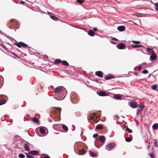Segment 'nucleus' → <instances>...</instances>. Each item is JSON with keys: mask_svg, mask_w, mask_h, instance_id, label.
Instances as JSON below:
<instances>
[{"mask_svg": "<svg viewBox=\"0 0 158 158\" xmlns=\"http://www.w3.org/2000/svg\"><path fill=\"white\" fill-rule=\"evenodd\" d=\"M83 131H82L81 132V135L83 134Z\"/></svg>", "mask_w": 158, "mask_h": 158, "instance_id": "680f3d73", "label": "nucleus"}, {"mask_svg": "<svg viewBox=\"0 0 158 158\" xmlns=\"http://www.w3.org/2000/svg\"><path fill=\"white\" fill-rule=\"evenodd\" d=\"M61 127V125L60 124H55L53 126V128L56 130H58V128Z\"/></svg>", "mask_w": 158, "mask_h": 158, "instance_id": "9b49d317", "label": "nucleus"}, {"mask_svg": "<svg viewBox=\"0 0 158 158\" xmlns=\"http://www.w3.org/2000/svg\"><path fill=\"white\" fill-rule=\"evenodd\" d=\"M142 111V109L140 108H138L137 110L136 115L137 116Z\"/></svg>", "mask_w": 158, "mask_h": 158, "instance_id": "c85d7f7f", "label": "nucleus"}, {"mask_svg": "<svg viewBox=\"0 0 158 158\" xmlns=\"http://www.w3.org/2000/svg\"><path fill=\"white\" fill-rule=\"evenodd\" d=\"M155 6L156 7V10L158 11V3L156 2L155 4Z\"/></svg>", "mask_w": 158, "mask_h": 158, "instance_id": "e433bc0d", "label": "nucleus"}, {"mask_svg": "<svg viewBox=\"0 0 158 158\" xmlns=\"http://www.w3.org/2000/svg\"><path fill=\"white\" fill-rule=\"evenodd\" d=\"M97 28L96 27H94L93 29V30L94 31H96L97 30Z\"/></svg>", "mask_w": 158, "mask_h": 158, "instance_id": "603ef678", "label": "nucleus"}, {"mask_svg": "<svg viewBox=\"0 0 158 158\" xmlns=\"http://www.w3.org/2000/svg\"><path fill=\"white\" fill-rule=\"evenodd\" d=\"M78 98L77 95L76 94L73 93L71 95V100L73 102H76L77 101Z\"/></svg>", "mask_w": 158, "mask_h": 158, "instance_id": "20e7f679", "label": "nucleus"}, {"mask_svg": "<svg viewBox=\"0 0 158 158\" xmlns=\"http://www.w3.org/2000/svg\"><path fill=\"white\" fill-rule=\"evenodd\" d=\"M98 94L101 96H105L107 95L106 93L103 91H101L98 93Z\"/></svg>", "mask_w": 158, "mask_h": 158, "instance_id": "9d476101", "label": "nucleus"}, {"mask_svg": "<svg viewBox=\"0 0 158 158\" xmlns=\"http://www.w3.org/2000/svg\"><path fill=\"white\" fill-rule=\"evenodd\" d=\"M84 1V0H77V2L80 4L82 3Z\"/></svg>", "mask_w": 158, "mask_h": 158, "instance_id": "f704fd0d", "label": "nucleus"}, {"mask_svg": "<svg viewBox=\"0 0 158 158\" xmlns=\"http://www.w3.org/2000/svg\"><path fill=\"white\" fill-rule=\"evenodd\" d=\"M95 146L96 147H97V146H96V144H95Z\"/></svg>", "mask_w": 158, "mask_h": 158, "instance_id": "774afa93", "label": "nucleus"}, {"mask_svg": "<svg viewBox=\"0 0 158 158\" xmlns=\"http://www.w3.org/2000/svg\"><path fill=\"white\" fill-rule=\"evenodd\" d=\"M14 44L19 48L21 47H23V48L28 47V46L27 44L22 42L15 43Z\"/></svg>", "mask_w": 158, "mask_h": 158, "instance_id": "7ed1b4c3", "label": "nucleus"}, {"mask_svg": "<svg viewBox=\"0 0 158 158\" xmlns=\"http://www.w3.org/2000/svg\"><path fill=\"white\" fill-rule=\"evenodd\" d=\"M157 88V86L155 84L151 86V88L154 90H156Z\"/></svg>", "mask_w": 158, "mask_h": 158, "instance_id": "cd10ccee", "label": "nucleus"}, {"mask_svg": "<svg viewBox=\"0 0 158 158\" xmlns=\"http://www.w3.org/2000/svg\"><path fill=\"white\" fill-rule=\"evenodd\" d=\"M27 158H35L34 156L31 155V154H30L29 155H27Z\"/></svg>", "mask_w": 158, "mask_h": 158, "instance_id": "4c0bfd02", "label": "nucleus"}, {"mask_svg": "<svg viewBox=\"0 0 158 158\" xmlns=\"http://www.w3.org/2000/svg\"><path fill=\"white\" fill-rule=\"evenodd\" d=\"M62 61H61L60 59H56L55 60V61L54 62V63L55 64H59L62 63Z\"/></svg>", "mask_w": 158, "mask_h": 158, "instance_id": "aec40b11", "label": "nucleus"}, {"mask_svg": "<svg viewBox=\"0 0 158 158\" xmlns=\"http://www.w3.org/2000/svg\"><path fill=\"white\" fill-rule=\"evenodd\" d=\"M0 79L1 81H3V78L1 76H0Z\"/></svg>", "mask_w": 158, "mask_h": 158, "instance_id": "09e8293b", "label": "nucleus"}, {"mask_svg": "<svg viewBox=\"0 0 158 158\" xmlns=\"http://www.w3.org/2000/svg\"><path fill=\"white\" fill-rule=\"evenodd\" d=\"M99 139L102 142L104 143L106 141V139L104 136L101 135L99 137Z\"/></svg>", "mask_w": 158, "mask_h": 158, "instance_id": "423d86ee", "label": "nucleus"}, {"mask_svg": "<svg viewBox=\"0 0 158 158\" xmlns=\"http://www.w3.org/2000/svg\"><path fill=\"white\" fill-rule=\"evenodd\" d=\"M62 64L64 65L68 66H69V64L68 62L65 60H63L62 61Z\"/></svg>", "mask_w": 158, "mask_h": 158, "instance_id": "b1692460", "label": "nucleus"}, {"mask_svg": "<svg viewBox=\"0 0 158 158\" xmlns=\"http://www.w3.org/2000/svg\"><path fill=\"white\" fill-rule=\"evenodd\" d=\"M32 121L35 123L39 124V121L38 119L36 118L35 117H33L31 118Z\"/></svg>", "mask_w": 158, "mask_h": 158, "instance_id": "dca6fc26", "label": "nucleus"}, {"mask_svg": "<svg viewBox=\"0 0 158 158\" xmlns=\"http://www.w3.org/2000/svg\"><path fill=\"white\" fill-rule=\"evenodd\" d=\"M156 58V55L155 53H152L151 55L150 56V59L151 60H154Z\"/></svg>", "mask_w": 158, "mask_h": 158, "instance_id": "1a4fd4ad", "label": "nucleus"}, {"mask_svg": "<svg viewBox=\"0 0 158 158\" xmlns=\"http://www.w3.org/2000/svg\"><path fill=\"white\" fill-rule=\"evenodd\" d=\"M25 154L26 155L27 157V155H30L29 154H28L27 153H25Z\"/></svg>", "mask_w": 158, "mask_h": 158, "instance_id": "052dcab7", "label": "nucleus"}, {"mask_svg": "<svg viewBox=\"0 0 158 158\" xmlns=\"http://www.w3.org/2000/svg\"><path fill=\"white\" fill-rule=\"evenodd\" d=\"M130 106L133 108H135L137 107V105L136 103L132 102L130 103Z\"/></svg>", "mask_w": 158, "mask_h": 158, "instance_id": "6e6552de", "label": "nucleus"}, {"mask_svg": "<svg viewBox=\"0 0 158 158\" xmlns=\"http://www.w3.org/2000/svg\"><path fill=\"white\" fill-rule=\"evenodd\" d=\"M123 128H126V130L127 127H128L126 125L124 124L123 125Z\"/></svg>", "mask_w": 158, "mask_h": 158, "instance_id": "49530a36", "label": "nucleus"}, {"mask_svg": "<svg viewBox=\"0 0 158 158\" xmlns=\"http://www.w3.org/2000/svg\"><path fill=\"white\" fill-rule=\"evenodd\" d=\"M62 128L64 130L66 131H67L68 130V127L64 125H62Z\"/></svg>", "mask_w": 158, "mask_h": 158, "instance_id": "7c9ffc66", "label": "nucleus"}, {"mask_svg": "<svg viewBox=\"0 0 158 158\" xmlns=\"http://www.w3.org/2000/svg\"><path fill=\"white\" fill-rule=\"evenodd\" d=\"M24 148L26 151H28L30 150V149L27 144H24Z\"/></svg>", "mask_w": 158, "mask_h": 158, "instance_id": "bb28decb", "label": "nucleus"}, {"mask_svg": "<svg viewBox=\"0 0 158 158\" xmlns=\"http://www.w3.org/2000/svg\"><path fill=\"white\" fill-rule=\"evenodd\" d=\"M115 144L113 143H110L106 145L105 147L106 149L110 151L115 146Z\"/></svg>", "mask_w": 158, "mask_h": 158, "instance_id": "f03ea898", "label": "nucleus"}, {"mask_svg": "<svg viewBox=\"0 0 158 158\" xmlns=\"http://www.w3.org/2000/svg\"><path fill=\"white\" fill-rule=\"evenodd\" d=\"M98 79H97V80H96V81L97 82H98Z\"/></svg>", "mask_w": 158, "mask_h": 158, "instance_id": "338daca9", "label": "nucleus"}, {"mask_svg": "<svg viewBox=\"0 0 158 158\" xmlns=\"http://www.w3.org/2000/svg\"><path fill=\"white\" fill-rule=\"evenodd\" d=\"M132 42L134 43L137 44H139L140 43V42L139 41H132Z\"/></svg>", "mask_w": 158, "mask_h": 158, "instance_id": "a19ab883", "label": "nucleus"}, {"mask_svg": "<svg viewBox=\"0 0 158 158\" xmlns=\"http://www.w3.org/2000/svg\"><path fill=\"white\" fill-rule=\"evenodd\" d=\"M132 140V139L129 137H127L125 138V140L126 142H130Z\"/></svg>", "mask_w": 158, "mask_h": 158, "instance_id": "473e14b6", "label": "nucleus"}, {"mask_svg": "<svg viewBox=\"0 0 158 158\" xmlns=\"http://www.w3.org/2000/svg\"><path fill=\"white\" fill-rule=\"evenodd\" d=\"M6 103V101L5 99H2L0 100V105H3Z\"/></svg>", "mask_w": 158, "mask_h": 158, "instance_id": "c756f323", "label": "nucleus"}, {"mask_svg": "<svg viewBox=\"0 0 158 158\" xmlns=\"http://www.w3.org/2000/svg\"><path fill=\"white\" fill-rule=\"evenodd\" d=\"M96 74L98 77H103V75L102 74V72L101 71H97L96 73Z\"/></svg>", "mask_w": 158, "mask_h": 158, "instance_id": "f8f14e48", "label": "nucleus"}, {"mask_svg": "<svg viewBox=\"0 0 158 158\" xmlns=\"http://www.w3.org/2000/svg\"><path fill=\"white\" fill-rule=\"evenodd\" d=\"M151 50L149 51V52H151L152 54V53H155L154 51L153 50V49L152 48H151Z\"/></svg>", "mask_w": 158, "mask_h": 158, "instance_id": "a18cd8bd", "label": "nucleus"}, {"mask_svg": "<svg viewBox=\"0 0 158 158\" xmlns=\"http://www.w3.org/2000/svg\"><path fill=\"white\" fill-rule=\"evenodd\" d=\"M144 64H145V63H143L142 64V66H140L138 68V70L139 71L141 69H142V67L144 65Z\"/></svg>", "mask_w": 158, "mask_h": 158, "instance_id": "c9c22d12", "label": "nucleus"}, {"mask_svg": "<svg viewBox=\"0 0 158 158\" xmlns=\"http://www.w3.org/2000/svg\"><path fill=\"white\" fill-rule=\"evenodd\" d=\"M27 116H28V117H29V116H30L29 115V114H27Z\"/></svg>", "mask_w": 158, "mask_h": 158, "instance_id": "0e129e2a", "label": "nucleus"}, {"mask_svg": "<svg viewBox=\"0 0 158 158\" xmlns=\"http://www.w3.org/2000/svg\"><path fill=\"white\" fill-rule=\"evenodd\" d=\"M44 158H50V157L48 156H44Z\"/></svg>", "mask_w": 158, "mask_h": 158, "instance_id": "13d9d810", "label": "nucleus"}, {"mask_svg": "<svg viewBox=\"0 0 158 158\" xmlns=\"http://www.w3.org/2000/svg\"><path fill=\"white\" fill-rule=\"evenodd\" d=\"M154 145L156 147H158V143L156 141L155 142Z\"/></svg>", "mask_w": 158, "mask_h": 158, "instance_id": "37998d69", "label": "nucleus"}, {"mask_svg": "<svg viewBox=\"0 0 158 158\" xmlns=\"http://www.w3.org/2000/svg\"><path fill=\"white\" fill-rule=\"evenodd\" d=\"M85 151L83 149L80 150L79 151V153L81 155H84L85 154Z\"/></svg>", "mask_w": 158, "mask_h": 158, "instance_id": "5701e85b", "label": "nucleus"}, {"mask_svg": "<svg viewBox=\"0 0 158 158\" xmlns=\"http://www.w3.org/2000/svg\"><path fill=\"white\" fill-rule=\"evenodd\" d=\"M40 132L42 134H44L45 133V131L44 127H40Z\"/></svg>", "mask_w": 158, "mask_h": 158, "instance_id": "4be33fe9", "label": "nucleus"}, {"mask_svg": "<svg viewBox=\"0 0 158 158\" xmlns=\"http://www.w3.org/2000/svg\"><path fill=\"white\" fill-rule=\"evenodd\" d=\"M57 110H58L59 111H60L61 110V108H60V107H57Z\"/></svg>", "mask_w": 158, "mask_h": 158, "instance_id": "8fccbe9b", "label": "nucleus"}, {"mask_svg": "<svg viewBox=\"0 0 158 158\" xmlns=\"http://www.w3.org/2000/svg\"><path fill=\"white\" fill-rule=\"evenodd\" d=\"M98 135V133H96L93 135V137L94 138H96Z\"/></svg>", "mask_w": 158, "mask_h": 158, "instance_id": "79ce46f5", "label": "nucleus"}, {"mask_svg": "<svg viewBox=\"0 0 158 158\" xmlns=\"http://www.w3.org/2000/svg\"><path fill=\"white\" fill-rule=\"evenodd\" d=\"M117 28L118 30L120 31H123L125 29V27L124 26H118Z\"/></svg>", "mask_w": 158, "mask_h": 158, "instance_id": "0eeeda50", "label": "nucleus"}, {"mask_svg": "<svg viewBox=\"0 0 158 158\" xmlns=\"http://www.w3.org/2000/svg\"><path fill=\"white\" fill-rule=\"evenodd\" d=\"M111 43H112V44H114V43H115L114 42H111Z\"/></svg>", "mask_w": 158, "mask_h": 158, "instance_id": "e2e57ef3", "label": "nucleus"}, {"mask_svg": "<svg viewBox=\"0 0 158 158\" xmlns=\"http://www.w3.org/2000/svg\"><path fill=\"white\" fill-rule=\"evenodd\" d=\"M2 45L4 47L6 48V47L4 46L3 44H2Z\"/></svg>", "mask_w": 158, "mask_h": 158, "instance_id": "69168bd1", "label": "nucleus"}, {"mask_svg": "<svg viewBox=\"0 0 158 158\" xmlns=\"http://www.w3.org/2000/svg\"><path fill=\"white\" fill-rule=\"evenodd\" d=\"M114 98L117 99H120L121 98V96L119 94H115L114 96Z\"/></svg>", "mask_w": 158, "mask_h": 158, "instance_id": "a211bd4d", "label": "nucleus"}, {"mask_svg": "<svg viewBox=\"0 0 158 158\" xmlns=\"http://www.w3.org/2000/svg\"><path fill=\"white\" fill-rule=\"evenodd\" d=\"M138 48L142 47L143 46V45H138Z\"/></svg>", "mask_w": 158, "mask_h": 158, "instance_id": "864d4df0", "label": "nucleus"}, {"mask_svg": "<svg viewBox=\"0 0 158 158\" xmlns=\"http://www.w3.org/2000/svg\"><path fill=\"white\" fill-rule=\"evenodd\" d=\"M116 47L118 49H124L126 48L125 44L123 43H121L119 44L116 45Z\"/></svg>", "mask_w": 158, "mask_h": 158, "instance_id": "39448f33", "label": "nucleus"}, {"mask_svg": "<svg viewBox=\"0 0 158 158\" xmlns=\"http://www.w3.org/2000/svg\"><path fill=\"white\" fill-rule=\"evenodd\" d=\"M18 156L20 158H24L25 157V156L23 154L21 153Z\"/></svg>", "mask_w": 158, "mask_h": 158, "instance_id": "2f4dec72", "label": "nucleus"}, {"mask_svg": "<svg viewBox=\"0 0 158 158\" xmlns=\"http://www.w3.org/2000/svg\"><path fill=\"white\" fill-rule=\"evenodd\" d=\"M114 77L113 75L111 74H109L106 76L105 77V79L106 80H108L109 79L113 78Z\"/></svg>", "mask_w": 158, "mask_h": 158, "instance_id": "2eb2a0df", "label": "nucleus"}, {"mask_svg": "<svg viewBox=\"0 0 158 158\" xmlns=\"http://www.w3.org/2000/svg\"><path fill=\"white\" fill-rule=\"evenodd\" d=\"M112 40L114 41H118V40L115 38H113Z\"/></svg>", "mask_w": 158, "mask_h": 158, "instance_id": "de8ad7c7", "label": "nucleus"}, {"mask_svg": "<svg viewBox=\"0 0 158 158\" xmlns=\"http://www.w3.org/2000/svg\"><path fill=\"white\" fill-rule=\"evenodd\" d=\"M29 154H31L32 155H37L38 153V152L35 150H33L30 152H28Z\"/></svg>", "mask_w": 158, "mask_h": 158, "instance_id": "ddd939ff", "label": "nucleus"}, {"mask_svg": "<svg viewBox=\"0 0 158 158\" xmlns=\"http://www.w3.org/2000/svg\"><path fill=\"white\" fill-rule=\"evenodd\" d=\"M150 156L151 158H153L154 157V155L153 154L151 153L150 155Z\"/></svg>", "mask_w": 158, "mask_h": 158, "instance_id": "3c124183", "label": "nucleus"}, {"mask_svg": "<svg viewBox=\"0 0 158 158\" xmlns=\"http://www.w3.org/2000/svg\"><path fill=\"white\" fill-rule=\"evenodd\" d=\"M14 137V138H16L18 139V138H19L20 137L19 136L17 135V136H15Z\"/></svg>", "mask_w": 158, "mask_h": 158, "instance_id": "4d7b16f0", "label": "nucleus"}, {"mask_svg": "<svg viewBox=\"0 0 158 158\" xmlns=\"http://www.w3.org/2000/svg\"><path fill=\"white\" fill-rule=\"evenodd\" d=\"M157 128H158V123H155L152 126V128L154 129H155Z\"/></svg>", "mask_w": 158, "mask_h": 158, "instance_id": "a878e982", "label": "nucleus"}, {"mask_svg": "<svg viewBox=\"0 0 158 158\" xmlns=\"http://www.w3.org/2000/svg\"><path fill=\"white\" fill-rule=\"evenodd\" d=\"M115 116L117 118V119H119V117L118 115H115Z\"/></svg>", "mask_w": 158, "mask_h": 158, "instance_id": "6e6d98bb", "label": "nucleus"}, {"mask_svg": "<svg viewBox=\"0 0 158 158\" xmlns=\"http://www.w3.org/2000/svg\"><path fill=\"white\" fill-rule=\"evenodd\" d=\"M54 98L58 100L64 99L67 95V91L63 86H59L56 87L54 90Z\"/></svg>", "mask_w": 158, "mask_h": 158, "instance_id": "f257e3e1", "label": "nucleus"}, {"mask_svg": "<svg viewBox=\"0 0 158 158\" xmlns=\"http://www.w3.org/2000/svg\"><path fill=\"white\" fill-rule=\"evenodd\" d=\"M50 17L54 21H57L59 19L57 17L54 16H50Z\"/></svg>", "mask_w": 158, "mask_h": 158, "instance_id": "393cba45", "label": "nucleus"}, {"mask_svg": "<svg viewBox=\"0 0 158 158\" xmlns=\"http://www.w3.org/2000/svg\"><path fill=\"white\" fill-rule=\"evenodd\" d=\"M126 131L130 133H131L132 132V130L128 127H127Z\"/></svg>", "mask_w": 158, "mask_h": 158, "instance_id": "72a5a7b5", "label": "nucleus"}, {"mask_svg": "<svg viewBox=\"0 0 158 158\" xmlns=\"http://www.w3.org/2000/svg\"><path fill=\"white\" fill-rule=\"evenodd\" d=\"M20 2V3L22 4H23L25 3V2L23 1H21Z\"/></svg>", "mask_w": 158, "mask_h": 158, "instance_id": "5fc2aeb1", "label": "nucleus"}, {"mask_svg": "<svg viewBox=\"0 0 158 158\" xmlns=\"http://www.w3.org/2000/svg\"><path fill=\"white\" fill-rule=\"evenodd\" d=\"M89 155L91 157H94L97 155V154L95 153L90 151H89Z\"/></svg>", "mask_w": 158, "mask_h": 158, "instance_id": "6ab92c4d", "label": "nucleus"}, {"mask_svg": "<svg viewBox=\"0 0 158 158\" xmlns=\"http://www.w3.org/2000/svg\"><path fill=\"white\" fill-rule=\"evenodd\" d=\"M103 127L101 124H98L96 127V129H102Z\"/></svg>", "mask_w": 158, "mask_h": 158, "instance_id": "412c9836", "label": "nucleus"}, {"mask_svg": "<svg viewBox=\"0 0 158 158\" xmlns=\"http://www.w3.org/2000/svg\"><path fill=\"white\" fill-rule=\"evenodd\" d=\"M10 24H12V25H15L17 24V21L15 20V19H12L10 20Z\"/></svg>", "mask_w": 158, "mask_h": 158, "instance_id": "4468645a", "label": "nucleus"}, {"mask_svg": "<svg viewBox=\"0 0 158 158\" xmlns=\"http://www.w3.org/2000/svg\"><path fill=\"white\" fill-rule=\"evenodd\" d=\"M88 33L89 35L93 36L94 35L95 32L94 31L92 30H90L89 31Z\"/></svg>", "mask_w": 158, "mask_h": 158, "instance_id": "f3484780", "label": "nucleus"}, {"mask_svg": "<svg viewBox=\"0 0 158 158\" xmlns=\"http://www.w3.org/2000/svg\"><path fill=\"white\" fill-rule=\"evenodd\" d=\"M139 107H140V108L141 109H143L144 108V106L142 104H141L140 105Z\"/></svg>", "mask_w": 158, "mask_h": 158, "instance_id": "ea45409f", "label": "nucleus"}, {"mask_svg": "<svg viewBox=\"0 0 158 158\" xmlns=\"http://www.w3.org/2000/svg\"><path fill=\"white\" fill-rule=\"evenodd\" d=\"M148 72V71L146 69H145L143 71V73L144 74H147Z\"/></svg>", "mask_w": 158, "mask_h": 158, "instance_id": "58836bf2", "label": "nucleus"}, {"mask_svg": "<svg viewBox=\"0 0 158 158\" xmlns=\"http://www.w3.org/2000/svg\"><path fill=\"white\" fill-rule=\"evenodd\" d=\"M147 50L149 52V51L150 50H151V48H147Z\"/></svg>", "mask_w": 158, "mask_h": 158, "instance_id": "bf43d9fd", "label": "nucleus"}, {"mask_svg": "<svg viewBox=\"0 0 158 158\" xmlns=\"http://www.w3.org/2000/svg\"><path fill=\"white\" fill-rule=\"evenodd\" d=\"M131 47L133 48H138V45H132Z\"/></svg>", "mask_w": 158, "mask_h": 158, "instance_id": "c03bdc74", "label": "nucleus"}]
</instances>
